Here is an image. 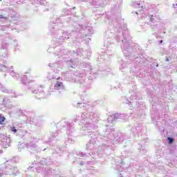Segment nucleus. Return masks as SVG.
I'll return each mask as SVG.
<instances>
[{"mask_svg": "<svg viewBox=\"0 0 177 177\" xmlns=\"http://www.w3.org/2000/svg\"><path fill=\"white\" fill-rule=\"evenodd\" d=\"M0 19H5L3 15H0Z\"/></svg>", "mask_w": 177, "mask_h": 177, "instance_id": "6", "label": "nucleus"}, {"mask_svg": "<svg viewBox=\"0 0 177 177\" xmlns=\"http://www.w3.org/2000/svg\"><path fill=\"white\" fill-rule=\"evenodd\" d=\"M11 131L15 133L17 132V129H16L15 127H11Z\"/></svg>", "mask_w": 177, "mask_h": 177, "instance_id": "4", "label": "nucleus"}, {"mask_svg": "<svg viewBox=\"0 0 177 177\" xmlns=\"http://www.w3.org/2000/svg\"><path fill=\"white\" fill-rule=\"evenodd\" d=\"M160 44H162V40H160Z\"/></svg>", "mask_w": 177, "mask_h": 177, "instance_id": "7", "label": "nucleus"}, {"mask_svg": "<svg viewBox=\"0 0 177 177\" xmlns=\"http://www.w3.org/2000/svg\"><path fill=\"white\" fill-rule=\"evenodd\" d=\"M5 120H6V118L2 116V114H0V125H2L3 122H5Z\"/></svg>", "mask_w": 177, "mask_h": 177, "instance_id": "2", "label": "nucleus"}, {"mask_svg": "<svg viewBox=\"0 0 177 177\" xmlns=\"http://www.w3.org/2000/svg\"><path fill=\"white\" fill-rule=\"evenodd\" d=\"M1 174H0V177H1Z\"/></svg>", "mask_w": 177, "mask_h": 177, "instance_id": "8", "label": "nucleus"}, {"mask_svg": "<svg viewBox=\"0 0 177 177\" xmlns=\"http://www.w3.org/2000/svg\"><path fill=\"white\" fill-rule=\"evenodd\" d=\"M167 140H169V143H172V142H174V139H172L171 138H168Z\"/></svg>", "mask_w": 177, "mask_h": 177, "instance_id": "3", "label": "nucleus"}, {"mask_svg": "<svg viewBox=\"0 0 177 177\" xmlns=\"http://www.w3.org/2000/svg\"><path fill=\"white\" fill-rule=\"evenodd\" d=\"M55 89L57 91H60V89H64V86L63 85V82H57Z\"/></svg>", "mask_w": 177, "mask_h": 177, "instance_id": "1", "label": "nucleus"}, {"mask_svg": "<svg viewBox=\"0 0 177 177\" xmlns=\"http://www.w3.org/2000/svg\"><path fill=\"white\" fill-rule=\"evenodd\" d=\"M151 21H154V19H153V15L151 16Z\"/></svg>", "mask_w": 177, "mask_h": 177, "instance_id": "5", "label": "nucleus"}]
</instances>
